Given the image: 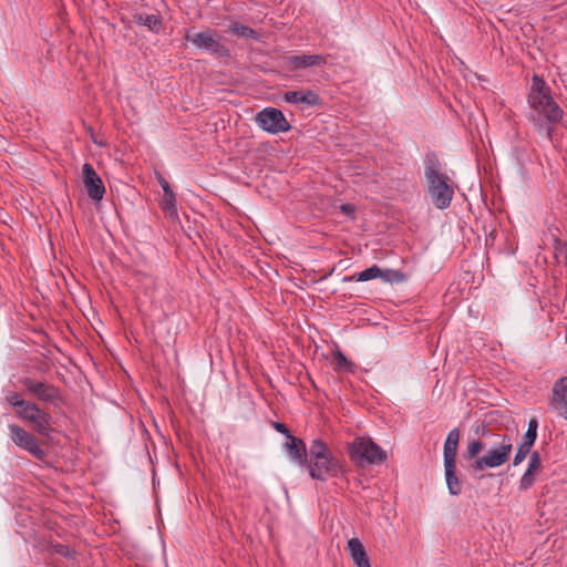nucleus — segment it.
Listing matches in <instances>:
<instances>
[{
    "label": "nucleus",
    "mask_w": 567,
    "mask_h": 567,
    "mask_svg": "<svg viewBox=\"0 0 567 567\" xmlns=\"http://www.w3.org/2000/svg\"><path fill=\"white\" fill-rule=\"evenodd\" d=\"M483 437L489 439V443L493 444V447L487 450L485 454L478 456L487 446V443L480 439L470 441L463 454L465 460H473L470 468L474 473L483 472L486 468L501 467L509 460L513 451V439L507 434H496L484 431Z\"/></svg>",
    "instance_id": "obj_1"
},
{
    "label": "nucleus",
    "mask_w": 567,
    "mask_h": 567,
    "mask_svg": "<svg viewBox=\"0 0 567 567\" xmlns=\"http://www.w3.org/2000/svg\"><path fill=\"white\" fill-rule=\"evenodd\" d=\"M425 192L431 197L433 205L440 209L450 207L454 197L452 178L442 171V165L433 154L424 159Z\"/></svg>",
    "instance_id": "obj_2"
},
{
    "label": "nucleus",
    "mask_w": 567,
    "mask_h": 567,
    "mask_svg": "<svg viewBox=\"0 0 567 567\" xmlns=\"http://www.w3.org/2000/svg\"><path fill=\"white\" fill-rule=\"evenodd\" d=\"M312 480L326 482L344 473L343 465L320 439L311 442L305 465Z\"/></svg>",
    "instance_id": "obj_3"
},
{
    "label": "nucleus",
    "mask_w": 567,
    "mask_h": 567,
    "mask_svg": "<svg viewBox=\"0 0 567 567\" xmlns=\"http://www.w3.org/2000/svg\"><path fill=\"white\" fill-rule=\"evenodd\" d=\"M528 104L537 114V118L532 115L534 121H538L543 117L548 123L556 124L563 118L564 112L553 99L549 86L536 74L532 79V85L528 93Z\"/></svg>",
    "instance_id": "obj_4"
},
{
    "label": "nucleus",
    "mask_w": 567,
    "mask_h": 567,
    "mask_svg": "<svg viewBox=\"0 0 567 567\" xmlns=\"http://www.w3.org/2000/svg\"><path fill=\"white\" fill-rule=\"evenodd\" d=\"M349 455L359 465H378L386 460V452L370 437L354 439L350 445Z\"/></svg>",
    "instance_id": "obj_5"
},
{
    "label": "nucleus",
    "mask_w": 567,
    "mask_h": 567,
    "mask_svg": "<svg viewBox=\"0 0 567 567\" xmlns=\"http://www.w3.org/2000/svg\"><path fill=\"white\" fill-rule=\"evenodd\" d=\"M255 121L261 130L270 134L286 133L291 128L284 113L275 107L261 110Z\"/></svg>",
    "instance_id": "obj_6"
},
{
    "label": "nucleus",
    "mask_w": 567,
    "mask_h": 567,
    "mask_svg": "<svg viewBox=\"0 0 567 567\" xmlns=\"http://www.w3.org/2000/svg\"><path fill=\"white\" fill-rule=\"evenodd\" d=\"M186 40L196 48L203 49L218 58L229 56L228 48L220 43L219 37L214 30L202 31L193 35L187 34Z\"/></svg>",
    "instance_id": "obj_7"
},
{
    "label": "nucleus",
    "mask_w": 567,
    "mask_h": 567,
    "mask_svg": "<svg viewBox=\"0 0 567 567\" xmlns=\"http://www.w3.org/2000/svg\"><path fill=\"white\" fill-rule=\"evenodd\" d=\"M17 415L22 421L31 423L38 433L48 434L51 416L37 404L28 401L24 408L17 410Z\"/></svg>",
    "instance_id": "obj_8"
},
{
    "label": "nucleus",
    "mask_w": 567,
    "mask_h": 567,
    "mask_svg": "<svg viewBox=\"0 0 567 567\" xmlns=\"http://www.w3.org/2000/svg\"><path fill=\"white\" fill-rule=\"evenodd\" d=\"M8 429L10 432V439L17 446L28 451L38 460L44 458L45 452L40 447L37 439L32 434L17 424H10Z\"/></svg>",
    "instance_id": "obj_9"
},
{
    "label": "nucleus",
    "mask_w": 567,
    "mask_h": 567,
    "mask_svg": "<svg viewBox=\"0 0 567 567\" xmlns=\"http://www.w3.org/2000/svg\"><path fill=\"white\" fill-rule=\"evenodd\" d=\"M22 383L27 391L38 400L55 406L59 405L61 395L59 389L54 385L31 378H25Z\"/></svg>",
    "instance_id": "obj_10"
},
{
    "label": "nucleus",
    "mask_w": 567,
    "mask_h": 567,
    "mask_svg": "<svg viewBox=\"0 0 567 567\" xmlns=\"http://www.w3.org/2000/svg\"><path fill=\"white\" fill-rule=\"evenodd\" d=\"M377 278H381L382 280H384L386 282H391V281L399 282V281H402L404 277L398 270H391V269L382 270L377 265H373L360 272L352 275L349 278H346L344 280L359 282V281H369V280L377 279Z\"/></svg>",
    "instance_id": "obj_11"
},
{
    "label": "nucleus",
    "mask_w": 567,
    "mask_h": 567,
    "mask_svg": "<svg viewBox=\"0 0 567 567\" xmlns=\"http://www.w3.org/2000/svg\"><path fill=\"white\" fill-rule=\"evenodd\" d=\"M82 175L87 196L94 202L102 200L105 194V187L93 166L89 163H85L82 167Z\"/></svg>",
    "instance_id": "obj_12"
},
{
    "label": "nucleus",
    "mask_w": 567,
    "mask_h": 567,
    "mask_svg": "<svg viewBox=\"0 0 567 567\" xmlns=\"http://www.w3.org/2000/svg\"><path fill=\"white\" fill-rule=\"evenodd\" d=\"M326 59L320 54H290L284 58L282 64L289 71H298L310 66L323 65Z\"/></svg>",
    "instance_id": "obj_13"
},
{
    "label": "nucleus",
    "mask_w": 567,
    "mask_h": 567,
    "mask_svg": "<svg viewBox=\"0 0 567 567\" xmlns=\"http://www.w3.org/2000/svg\"><path fill=\"white\" fill-rule=\"evenodd\" d=\"M550 405L561 417L567 420V375L554 383Z\"/></svg>",
    "instance_id": "obj_14"
},
{
    "label": "nucleus",
    "mask_w": 567,
    "mask_h": 567,
    "mask_svg": "<svg viewBox=\"0 0 567 567\" xmlns=\"http://www.w3.org/2000/svg\"><path fill=\"white\" fill-rule=\"evenodd\" d=\"M286 449L288 456L297 464L303 466L307 460V447L301 439L293 435H289V440L286 442Z\"/></svg>",
    "instance_id": "obj_15"
},
{
    "label": "nucleus",
    "mask_w": 567,
    "mask_h": 567,
    "mask_svg": "<svg viewBox=\"0 0 567 567\" xmlns=\"http://www.w3.org/2000/svg\"><path fill=\"white\" fill-rule=\"evenodd\" d=\"M461 433L457 427L451 430L445 439L443 447L444 464L456 463V454Z\"/></svg>",
    "instance_id": "obj_16"
},
{
    "label": "nucleus",
    "mask_w": 567,
    "mask_h": 567,
    "mask_svg": "<svg viewBox=\"0 0 567 567\" xmlns=\"http://www.w3.org/2000/svg\"><path fill=\"white\" fill-rule=\"evenodd\" d=\"M284 100L291 104L318 105L320 103L319 95L310 90L307 91H288L284 94Z\"/></svg>",
    "instance_id": "obj_17"
},
{
    "label": "nucleus",
    "mask_w": 567,
    "mask_h": 567,
    "mask_svg": "<svg viewBox=\"0 0 567 567\" xmlns=\"http://www.w3.org/2000/svg\"><path fill=\"white\" fill-rule=\"evenodd\" d=\"M348 549L357 567H371L367 551L358 538L348 540Z\"/></svg>",
    "instance_id": "obj_18"
},
{
    "label": "nucleus",
    "mask_w": 567,
    "mask_h": 567,
    "mask_svg": "<svg viewBox=\"0 0 567 567\" xmlns=\"http://www.w3.org/2000/svg\"><path fill=\"white\" fill-rule=\"evenodd\" d=\"M445 482L449 493L457 496L462 493V484L456 474V463L444 464Z\"/></svg>",
    "instance_id": "obj_19"
},
{
    "label": "nucleus",
    "mask_w": 567,
    "mask_h": 567,
    "mask_svg": "<svg viewBox=\"0 0 567 567\" xmlns=\"http://www.w3.org/2000/svg\"><path fill=\"white\" fill-rule=\"evenodd\" d=\"M134 20L137 24L146 27L153 32H158L162 28V22L155 14H135Z\"/></svg>",
    "instance_id": "obj_20"
},
{
    "label": "nucleus",
    "mask_w": 567,
    "mask_h": 567,
    "mask_svg": "<svg viewBox=\"0 0 567 567\" xmlns=\"http://www.w3.org/2000/svg\"><path fill=\"white\" fill-rule=\"evenodd\" d=\"M161 208L167 217H177L176 198L174 192L163 195Z\"/></svg>",
    "instance_id": "obj_21"
},
{
    "label": "nucleus",
    "mask_w": 567,
    "mask_h": 567,
    "mask_svg": "<svg viewBox=\"0 0 567 567\" xmlns=\"http://www.w3.org/2000/svg\"><path fill=\"white\" fill-rule=\"evenodd\" d=\"M333 362L336 370L342 372H354L355 365L340 350L333 352Z\"/></svg>",
    "instance_id": "obj_22"
},
{
    "label": "nucleus",
    "mask_w": 567,
    "mask_h": 567,
    "mask_svg": "<svg viewBox=\"0 0 567 567\" xmlns=\"http://www.w3.org/2000/svg\"><path fill=\"white\" fill-rule=\"evenodd\" d=\"M228 31L238 38L257 39V32L254 29L238 22H231Z\"/></svg>",
    "instance_id": "obj_23"
},
{
    "label": "nucleus",
    "mask_w": 567,
    "mask_h": 567,
    "mask_svg": "<svg viewBox=\"0 0 567 567\" xmlns=\"http://www.w3.org/2000/svg\"><path fill=\"white\" fill-rule=\"evenodd\" d=\"M538 421L533 417L528 422L527 431L525 432L520 444L532 447L537 439Z\"/></svg>",
    "instance_id": "obj_24"
},
{
    "label": "nucleus",
    "mask_w": 567,
    "mask_h": 567,
    "mask_svg": "<svg viewBox=\"0 0 567 567\" xmlns=\"http://www.w3.org/2000/svg\"><path fill=\"white\" fill-rule=\"evenodd\" d=\"M535 481H536L535 472L526 468L525 473L523 474V476L519 480V489L520 491L529 489L534 485Z\"/></svg>",
    "instance_id": "obj_25"
},
{
    "label": "nucleus",
    "mask_w": 567,
    "mask_h": 567,
    "mask_svg": "<svg viewBox=\"0 0 567 567\" xmlns=\"http://www.w3.org/2000/svg\"><path fill=\"white\" fill-rule=\"evenodd\" d=\"M530 449L532 447L519 443L513 458V466H518L520 463H523L527 455L530 453Z\"/></svg>",
    "instance_id": "obj_26"
},
{
    "label": "nucleus",
    "mask_w": 567,
    "mask_h": 567,
    "mask_svg": "<svg viewBox=\"0 0 567 567\" xmlns=\"http://www.w3.org/2000/svg\"><path fill=\"white\" fill-rule=\"evenodd\" d=\"M6 400L8 403H10L16 409V411L24 408V405L28 402V401L21 399L20 394H18L17 392H9L6 395Z\"/></svg>",
    "instance_id": "obj_27"
},
{
    "label": "nucleus",
    "mask_w": 567,
    "mask_h": 567,
    "mask_svg": "<svg viewBox=\"0 0 567 567\" xmlns=\"http://www.w3.org/2000/svg\"><path fill=\"white\" fill-rule=\"evenodd\" d=\"M542 467V458L540 454L537 451L530 453L529 462L527 468L529 471L537 472Z\"/></svg>",
    "instance_id": "obj_28"
},
{
    "label": "nucleus",
    "mask_w": 567,
    "mask_h": 567,
    "mask_svg": "<svg viewBox=\"0 0 567 567\" xmlns=\"http://www.w3.org/2000/svg\"><path fill=\"white\" fill-rule=\"evenodd\" d=\"M274 426L279 433L285 434L287 440H289V435H292L284 423L276 422Z\"/></svg>",
    "instance_id": "obj_29"
},
{
    "label": "nucleus",
    "mask_w": 567,
    "mask_h": 567,
    "mask_svg": "<svg viewBox=\"0 0 567 567\" xmlns=\"http://www.w3.org/2000/svg\"><path fill=\"white\" fill-rule=\"evenodd\" d=\"M159 185L163 188L164 194H168V193L173 192V189L171 188V186L167 183V181L165 178H163V177H159Z\"/></svg>",
    "instance_id": "obj_30"
},
{
    "label": "nucleus",
    "mask_w": 567,
    "mask_h": 567,
    "mask_svg": "<svg viewBox=\"0 0 567 567\" xmlns=\"http://www.w3.org/2000/svg\"><path fill=\"white\" fill-rule=\"evenodd\" d=\"M341 210L344 214L350 215L354 212V206L351 204H343V205H341Z\"/></svg>",
    "instance_id": "obj_31"
}]
</instances>
